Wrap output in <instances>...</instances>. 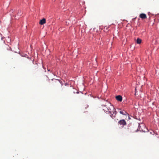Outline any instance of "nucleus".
<instances>
[{
    "label": "nucleus",
    "instance_id": "6",
    "mask_svg": "<svg viewBox=\"0 0 159 159\" xmlns=\"http://www.w3.org/2000/svg\"><path fill=\"white\" fill-rule=\"evenodd\" d=\"M119 112L120 114L123 115L125 116L129 115V114L124 110L120 111H119Z\"/></svg>",
    "mask_w": 159,
    "mask_h": 159
},
{
    "label": "nucleus",
    "instance_id": "13",
    "mask_svg": "<svg viewBox=\"0 0 159 159\" xmlns=\"http://www.w3.org/2000/svg\"><path fill=\"white\" fill-rule=\"evenodd\" d=\"M135 91H136V89L135 88Z\"/></svg>",
    "mask_w": 159,
    "mask_h": 159
},
{
    "label": "nucleus",
    "instance_id": "11",
    "mask_svg": "<svg viewBox=\"0 0 159 159\" xmlns=\"http://www.w3.org/2000/svg\"><path fill=\"white\" fill-rule=\"evenodd\" d=\"M46 80H47L48 81H50V79H49V78L47 76H46Z\"/></svg>",
    "mask_w": 159,
    "mask_h": 159
},
{
    "label": "nucleus",
    "instance_id": "10",
    "mask_svg": "<svg viewBox=\"0 0 159 159\" xmlns=\"http://www.w3.org/2000/svg\"><path fill=\"white\" fill-rule=\"evenodd\" d=\"M4 47L5 48H6L7 49H8L9 48V46L6 44H4Z\"/></svg>",
    "mask_w": 159,
    "mask_h": 159
},
{
    "label": "nucleus",
    "instance_id": "4",
    "mask_svg": "<svg viewBox=\"0 0 159 159\" xmlns=\"http://www.w3.org/2000/svg\"><path fill=\"white\" fill-rule=\"evenodd\" d=\"M139 17L142 19H145L147 18L146 15L144 13H141L139 15Z\"/></svg>",
    "mask_w": 159,
    "mask_h": 159
},
{
    "label": "nucleus",
    "instance_id": "8",
    "mask_svg": "<svg viewBox=\"0 0 159 159\" xmlns=\"http://www.w3.org/2000/svg\"><path fill=\"white\" fill-rule=\"evenodd\" d=\"M141 42H142V40L141 39H140L139 38L137 39L136 40V42L137 44L141 43Z\"/></svg>",
    "mask_w": 159,
    "mask_h": 159
},
{
    "label": "nucleus",
    "instance_id": "3",
    "mask_svg": "<svg viewBox=\"0 0 159 159\" xmlns=\"http://www.w3.org/2000/svg\"><path fill=\"white\" fill-rule=\"evenodd\" d=\"M119 125H122L123 127L124 126L126 125L127 123L124 120H121L119 121L118 122Z\"/></svg>",
    "mask_w": 159,
    "mask_h": 159
},
{
    "label": "nucleus",
    "instance_id": "2",
    "mask_svg": "<svg viewBox=\"0 0 159 159\" xmlns=\"http://www.w3.org/2000/svg\"><path fill=\"white\" fill-rule=\"evenodd\" d=\"M107 111H108L110 114L111 113V115L110 116H111L112 118H115L116 117V114L117 113V112L116 111V109L114 108H113V110L111 112V111H110V109H109L107 108Z\"/></svg>",
    "mask_w": 159,
    "mask_h": 159
},
{
    "label": "nucleus",
    "instance_id": "12",
    "mask_svg": "<svg viewBox=\"0 0 159 159\" xmlns=\"http://www.w3.org/2000/svg\"><path fill=\"white\" fill-rule=\"evenodd\" d=\"M48 71H50V70H49L48 69Z\"/></svg>",
    "mask_w": 159,
    "mask_h": 159
},
{
    "label": "nucleus",
    "instance_id": "7",
    "mask_svg": "<svg viewBox=\"0 0 159 159\" xmlns=\"http://www.w3.org/2000/svg\"><path fill=\"white\" fill-rule=\"evenodd\" d=\"M46 19L44 18H43V19L40 20L39 24L40 25H42L46 23Z\"/></svg>",
    "mask_w": 159,
    "mask_h": 159
},
{
    "label": "nucleus",
    "instance_id": "9",
    "mask_svg": "<svg viewBox=\"0 0 159 159\" xmlns=\"http://www.w3.org/2000/svg\"><path fill=\"white\" fill-rule=\"evenodd\" d=\"M34 68L35 70H36L38 69V68H39V67L37 64H36L35 66H34Z\"/></svg>",
    "mask_w": 159,
    "mask_h": 159
},
{
    "label": "nucleus",
    "instance_id": "1",
    "mask_svg": "<svg viewBox=\"0 0 159 159\" xmlns=\"http://www.w3.org/2000/svg\"><path fill=\"white\" fill-rule=\"evenodd\" d=\"M52 84L55 86H62V84H61L60 80L56 79H52Z\"/></svg>",
    "mask_w": 159,
    "mask_h": 159
},
{
    "label": "nucleus",
    "instance_id": "5",
    "mask_svg": "<svg viewBox=\"0 0 159 159\" xmlns=\"http://www.w3.org/2000/svg\"><path fill=\"white\" fill-rule=\"evenodd\" d=\"M116 99L119 102H121L122 100V97L120 95L117 96L116 97Z\"/></svg>",
    "mask_w": 159,
    "mask_h": 159
}]
</instances>
